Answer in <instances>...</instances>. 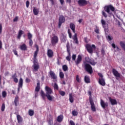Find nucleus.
I'll use <instances>...</instances> for the list:
<instances>
[{
  "label": "nucleus",
  "mask_w": 125,
  "mask_h": 125,
  "mask_svg": "<svg viewBox=\"0 0 125 125\" xmlns=\"http://www.w3.org/2000/svg\"><path fill=\"white\" fill-rule=\"evenodd\" d=\"M13 52L14 53L15 55H16V56H17V57H18V52L16 50L14 49L13 50Z\"/></svg>",
  "instance_id": "a18cd8bd"
},
{
  "label": "nucleus",
  "mask_w": 125,
  "mask_h": 125,
  "mask_svg": "<svg viewBox=\"0 0 125 125\" xmlns=\"http://www.w3.org/2000/svg\"><path fill=\"white\" fill-rule=\"evenodd\" d=\"M98 75L100 77V79H103V75H102V74L99 73H98Z\"/></svg>",
  "instance_id": "603ef678"
},
{
  "label": "nucleus",
  "mask_w": 125,
  "mask_h": 125,
  "mask_svg": "<svg viewBox=\"0 0 125 125\" xmlns=\"http://www.w3.org/2000/svg\"><path fill=\"white\" fill-rule=\"evenodd\" d=\"M90 64L91 65H93V66H95V65L96 64L95 62H90Z\"/></svg>",
  "instance_id": "774afa93"
},
{
  "label": "nucleus",
  "mask_w": 125,
  "mask_h": 125,
  "mask_svg": "<svg viewBox=\"0 0 125 125\" xmlns=\"http://www.w3.org/2000/svg\"><path fill=\"white\" fill-rule=\"evenodd\" d=\"M102 14L103 16L105 17V18H107V17H108V15H107V14L104 11H102Z\"/></svg>",
  "instance_id": "a19ab883"
},
{
  "label": "nucleus",
  "mask_w": 125,
  "mask_h": 125,
  "mask_svg": "<svg viewBox=\"0 0 125 125\" xmlns=\"http://www.w3.org/2000/svg\"><path fill=\"white\" fill-rule=\"evenodd\" d=\"M104 11L105 12L108 14V17H111L113 15V12L115 11V7L113 5L110 4L107 6H104Z\"/></svg>",
  "instance_id": "7ed1b4c3"
},
{
  "label": "nucleus",
  "mask_w": 125,
  "mask_h": 125,
  "mask_svg": "<svg viewBox=\"0 0 125 125\" xmlns=\"http://www.w3.org/2000/svg\"><path fill=\"white\" fill-rule=\"evenodd\" d=\"M61 40L62 42H67V37H66V35L62 33L61 37Z\"/></svg>",
  "instance_id": "412c9836"
},
{
  "label": "nucleus",
  "mask_w": 125,
  "mask_h": 125,
  "mask_svg": "<svg viewBox=\"0 0 125 125\" xmlns=\"http://www.w3.org/2000/svg\"><path fill=\"white\" fill-rule=\"evenodd\" d=\"M72 115L73 116H78V112H77L75 110H73V111H72Z\"/></svg>",
  "instance_id": "c03bdc74"
},
{
  "label": "nucleus",
  "mask_w": 125,
  "mask_h": 125,
  "mask_svg": "<svg viewBox=\"0 0 125 125\" xmlns=\"http://www.w3.org/2000/svg\"><path fill=\"white\" fill-rule=\"evenodd\" d=\"M112 73L115 76L116 80H119L118 78H121V74L115 68L112 69Z\"/></svg>",
  "instance_id": "9b49d317"
},
{
  "label": "nucleus",
  "mask_w": 125,
  "mask_h": 125,
  "mask_svg": "<svg viewBox=\"0 0 125 125\" xmlns=\"http://www.w3.org/2000/svg\"><path fill=\"white\" fill-rule=\"evenodd\" d=\"M95 33H96L97 34H99V29H97L95 30Z\"/></svg>",
  "instance_id": "680f3d73"
},
{
  "label": "nucleus",
  "mask_w": 125,
  "mask_h": 125,
  "mask_svg": "<svg viewBox=\"0 0 125 125\" xmlns=\"http://www.w3.org/2000/svg\"><path fill=\"white\" fill-rule=\"evenodd\" d=\"M38 52H39V46H36V50L34 52V58H33V65H32L34 71H38L40 69V65L38 62V59L37 57L38 56Z\"/></svg>",
  "instance_id": "f03ea898"
},
{
  "label": "nucleus",
  "mask_w": 125,
  "mask_h": 125,
  "mask_svg": "<svg viewBox=\"0 0 125 125\" xmlns=\"http://www.w3.org/2000/svg\"><path fill=\"white\" fill-rule=\"evenodd\" d=\"M59 76L61 79H64V73L63 72H60Z\"/></svg>",
  "instance_id": "4c0bfd02"
},
{
  "label": "nucleus",
  "mask_w": 125,
  "mask_h": 125,
  "mask_svg": "<svg viewBox=\"0 0 125 125\" xmlns=\"http://www.w3.org/2000/svg\"><path fill=\"white\" fill-rule=\"evenodd\" d=\"M7 95V93H6V91H3L2 92V96L3 98H5V97H6Z\"/></svg>",
  "instance_id": "f704fd0d"
},
{
  "label": "nucleus",
  "mask_w": 125,
  "mask_h": 125,
  "mask_svg": "<svg viewBox=\"0 0 125 125\" xmlns=\"http://www.w3.org/2000/svg\"><path fill=\"white\" fill-rule=\"evenodd\" d=\"M108 99L111 105H117L118 104V102H117V100H116V99H112L111 97H109Z\"/></svg>",
  "instance_id": "f3484780"
},
{
  "label": "nucleus",
  "mask_w": 125,
  "mask_h": 125,
  "mask_svg": "<svg viewBox=\"0 0 125 125\" xmlns=\"http://www.w3.org/2000/svg\"><path fill=\"white\" fill-rule=\"evenodd\" d=\"M62 70L64 72H66L69 70V68H68V66L67 65L64 64L62 65Z\"/></svg>",
  "instance_id": "2f4dec72"
},
{
  "label": "nucleus",
  "mask_w": 125,
  "mask_h": 125,
  "mask_svg": "<svg viewBox=\"0 0 125 125\" xmlns=\"http://www.w3.org/2000/svg\"><path fill=\"white\" fill-rule=\"evenodd\" d=\"M68 34L69 38H70V39H72V33L70 31V29H68Z\"/></svg>",
  "instance_id": "37998d69"
},
{
  "label": "nucleus",
  "mask_w": 125,
  "mask_h": 125,
  "mask_svg": "<svg viewBox=\"0 0 125 125\" xmlns=\"http://www.w3.org/2000/svg\"><path fill=\"white\" fill-rule=\"evenodd\" d=\"M66 2H68V3H71V0H66Z\"/></svg>",
  "instance_id": "338daca9"
},
{
  "label": "nucleus",
  "mask_w": 125,
  "mask_h": 125,
  "mask_svg": "<svg viewBox=\"0 0 125 125\" xmlns=\"http://www.w3.org/2000/svg\"><path fill=\"white\" fill-rule=\"evenodd\" d=\"M47 55L49 58H52L54 56V54L52 50L49 49L47 50Z\"/></svg>",
  "instance_id": "f8f14e48"
},
{
  "label": "nucleus",
  "mask_w": 125,
  "mask_h": 125,
  "mask_svg": "<svg viewBox=\"0 0 125 125\" xmlns=\"http://www.w3.org/2000/svg\"><path fill=\"white\" fill-rule=\"evenodd\" d=\"M2 48V42L0 40V49Z\"/></svg>",
  "instance_id": "bf43d9fd"
},
{
  "label": "nucleus",
  "mask_w": 125,
  "mask_h": 125,
  "mask_svg": "<svg viewBox=\"0 0 125 125\" xmlns=\"http://www.w3.org/2000/svg\"><path fill=\"white\" fill-rule=\"evenodd\" d=\"M40 89H41V83H40V81H39L37 83V86L35 88V91L39 92V91H40Z\"/></svg>",
  "instance_id": "a878e982"
},
{
  "label": "nucleus",
  "mask_w": 125,
  "mask_h": 125,
  "mask_svg": "<svg viewBox=\"0 0 125 125\" xmlns=\"http://www.w3.org/2000/svg\"><path fill=\"white\" fill-rule=\"evenodd\" d=\"M78 22H79V23H82V22H83V19H80V20L78 21Z\"/></svg>",
  "instance_id": "0e129e2a"
},
{
  "label": "nucleus",
  "mask_w": 125,
  "mask_h": 125,
  "mask_svg": "<svg viewBox=\"0 0 125 125\" xmlns=\"http://www.w3.org/2000/svg\"><path fill=\"white\" fill-rule=\"evenodd\" d=\"M88 94L89 96V102L91 105V109L93 112H96V108L95 107V104H94V102L92 99V96L91 94V91H88Z\"/></svg>",
  "instance_id": "39448f33"
},
{
  "label": "nucleus",
  "mask_w": 125,
  "mask_h": 125,
  "mask_svg": "<svg viewBox=\"0 0 125 125\" xmlns=\"http://www.w3.org/2000/svg\"><path fill=\"white\" fill-rule=\"evenodd\" d=\"M51 41L52 45H56L57 43H58L59 39H58V37H57L56 35H54L53 37H52Z\"/></svg>",
  "instance_id": "1a4fd4ad"
},
{
  "label": "nucleus",
  "mask_w": 125,
  "mask_h": 125,
  "mask_svg": "<svg viewBox=\"0 0 125 125\" xmlns=\"http://www.w3.org/2000/svg\"><path fill=\"white\" fill-rule=\"evenodd\" d=\"M64 22H65V17H64V16L63 15L60 16L59 18V23H58L59 28H61L62 24H63V23H64Z\"/></svg>",
  "instance_id": "9d476101"
},
{
  "label": "nucleus",
  "mask_w": 125,
  "mask_h": 125,
  "mask_svg": "<svg viewBox=\"0 0 125 125\" xmlns=\"http://www.w3.org/2000/svg\"><path fill=\"white\" fill-rule=\"evenodd\" d=\"M54 88L55 90H58L59 89V88L58 87V84L57 83H55L54 84Z\"/></svg>",
  "instance_id": "58836bf2"
},
{
  "label": "nucleus",
  "mask_w": 125,
  "mask_h": 125,
  "mask_svg": "<svg viewBox=\"0 0 125 125\" xmlns=\"http://www.w3.org/2000/svg\"><path fill=\"white\" fill-rule=\"evenodd\" d=\"M101 105L103 109H105L106 107H108V106H109V104L107 102L105 103L103 100H101Z\"/></svg>",
  "instance_id": "4468645a"
},
{
  "label": "nucleus",
  "mask_w": 125,
  "mask_h": 125,
  "mask_svg": "<svg viewBox=\"0 0 125 125\" xmlns=\"http://www.w3.org/2000/svg\"><path fill=\"white\" fill-rule=\"evenodd\" d=\"M30 5V2L29 0H27L26 2V6L27 8H29V6Z\"/></svg>",
  "instance_id": "49530a36"
},
{
  "label": "nucleus",
  "mask_w": 125,
  "mask_h": 125,
  "mask_svg": "<svg viewBox=\"0 0 125 125\" xmlns=\"http://www.w3.org/2000/svg\"><path fill=\"white\" fill-rule=\"evenodd\" d=\"M16 77V74H15L14 75L12 76V78L14 80V82L17 83H18V79H17Z\"/></svg>",
  "instance_id": "c85d7f7f"
},
{
  "label": "nucleus",
  "mask_w": 125,
  "mask_h": 125,
  "mask_svg": "<svg viewBox=\"0 0 125 125\" xmlns=\"http://www.w3.org/2000/svg\"><path fill=\"white\" fill-rule=\"evenodd\" d=\"M57 64L58 65H60V62L59 61V60H57Z\"/></svg>",
  "instance_id": "69168bd1"
},
{
  "label": "nucleus",
  "mask_w": 125,
  "mask_h": 125,
  "mask_svg": "<svg viewBox=\"0 0 125 125\" xmlns=\"http://www.w3.org/2000/svg\"><path fill=\"white\" fill-rule=\"evenodd\" d=\"M60 94L62 96H64V95L66 94V93L64 91H60Z\"/></svg>",
  "instance_id": "79ce46f5"
},
{
  "label": "nucleus",
  "mask_w": 125,
  "mask_h": 125,
  "mask_svg": "<svg viewBox=\"0 0 125 125\" xmlns=\"http://www.w3.org/2000/svg\"><path fill=\"white\" fill-rule=\"evenodd\" d=\"M33 12L34 15H38L40 12V9L34 7Z\"/></svg>",
  "instance_id": "b1692460"
},
{
  "label": "nucleus",
  "mask_w": 125,
  "mask_h": 125,
  "mask_svg": "<svg viewBox=\"0 0 125 125\" xmlns=\"http://www.w3.org/2000/svg\"><path fill=\"white\" fill-rule=\"evenodd\" d=\"M111 46H112V47H113V48H114V49L116 48V45L114 43H113L111 44Z\"/></svg>",
  "instance_id": "4d7b16f0"
},
{
  "label": "nucleus",
  "mask_w": 125,
  "mask_h": 125,
  "mask_svg": "<svg viewBox=\"0 0 125 125\" xmlns=\"http://www.w3.org/2000/svg\"><path fill=\"white\" fill-rule=\"evenodd\" d=\"M35 114V111L32 109H29L28 110V115L30 116L31 117L34 116V114Z\"/></svg>",
  "instance_id": "7c9ffc66"
},
{
  "label": "nucleus",
  "mask_w": 125,
  "mask_h": 125,
  "mask_svg": "<svg viewBox=\"0 0 125 125\" xmlns=\"http://www.w3.org/2000/svg\"><path fill=\"white\" fill-rule=\"evenodd\" d=\"M66 59L67 61H71V57H68V56L66 57Z\"/></svg>",
  "instance_id": "864d4df0"
},
{
  "label": "nucleus",
  "mask_w": 125,
  "mask_h": 125,
  "mask_svg": "<svg viewBox=\"0 0 125 125\" xmlns=\"http://www.w3.org/2000/svg\"><path fill=\"white\" fill-rule=\"evenodd\" d=\"M27 36L28 40H32V38H33V36L30 33H27Z\"/></svg>",
  "instance_id": "ea45409f"
},
{
  "label": "nucleus",
  "mask_w": 125,
  "mask_h": 125,
  "mask_svg": "<svg viewBox=\"0 0 125 125\" xmlns=\"http://www.w3.org/2000/svg\"><path fill=\"white\" fill-rule=\"evenodd\" d=\"M2 32V25L1 24H0V34H1Z\"/></svg>",
  "instance_id": "3c124183"
},
{
  "label": "nucleus",
  "mask_w": 125,
  "mask_h": 125,
  "mask_svg": "<svg viewBox=\"0 0 125 125\" xmlns=\"http://www.w3.org/2000/svg\"><path fill=\"white\" fill-rule=\"evenodd\" d=\"M101 23H102L103 27L104 28H105V25H106V21H104L103 19H102Z\"/></svg>",
  "instance_id": "e433bc0d"
},
{
  "label": "nucleus",
  "mask_w": 125,
  "mask_h": 125,
  "mask_svg": "<svg viewBox=\"0 0 125 125\" xmlns=\"http://www.w3.org/2000/svg\"><path fill=\"white\" fill-rule=\"evenodd\" d=\"M23 34L24 31H23V30H20L18 34L17 39L18 40H20V39H21V37H22V35H23Z\"/></svg>",
  "instance_id": "4be33fe9"
},
{
  "label": "nucleus",
  "mask_w": 125,
  "mask_h": 125,
  "mask_svg": "<svg viewBox=\"0 0 125 125\" xmlns=\"http://www.w3.org/2000/svg\"><path fill=\"white\" fill-rule=\"evenodd\" d=\"M84 68L85 71L90 74V75H91L92 73H93V69L90 64L88 63H84Z\"/></svg>",
  "instance_id": "0eeeda50"
},
{
  "label": "nucleus",
  "mask_w": 125,
  "mask_h": 125,
  "mask_svg": "<svg viewBox=\"0 0 125 125\" xmlns=\"http://www.w3.org/2000/svg\"><path fill=\"white\" fill-rule=\"evenodd\" d=\"M107 38L109 40V41H112V38H111L110 36L108 35L107 36Z\"/></svg>",
  "instance_id": "052dcab7"
},
{
  "label": "nucleus",
  "mask_w": 125,
  "mask_h": 125,
  "mask_svg": "<svg viewBox=\"0 0 125 125\" xmlns=\"http://www.w3.org/2000/svg\"><path fill=\"white\" fill-rule=\"evenodd\" d=\"M70 125H75V122H74V121H73L72 120H71L70 121Z\"/></svg>",
  "instance_id": "6e6d98bb"
},
{
  "label": "nucleus",
  "mask_w": 125,
  "mask_h": 125,
  "mask_svg": "<svg viewBox=\"0 0 125 125\" xmlns=\"http://www.w3.org/2000/svg\"><path fill=\"white\" fill-rule=\"evenodd\" d=\"M76 81L78 83H80V78H79V75L76 76Z\"/></svg>",
  "instance_id": "09e8293b"
},
{
  "label": "nucleus",
  "mask_w": 125,
  "mask_h": 125,
  "mask_svg": "<svg viewBox=\"0 0 125 125\" xmlns=\"http://www.w3.org/2000/svg\"><path fill=\"white\" fill-rule=\"evenodd\" d=\"M47 122L48 125H53V118L51 115H49V117L47 118Z\"/></svg>",
  "instance_id": "ddd939ff"
},
{
  "label": "nucleus",
  "mask_w": 125,
  "mask_h": 125,
  "mask_svg": "<svg viewBox=\"0 0 125 125\" xmlns=\"http://www.w3.org/2000/svg\"><path fill=\"white\" fill-rule=\"evenodd\" d=\"M22 87H23V79H22V78H21L19 82L18 88V91H20V88H22Z\"/></svg>",
  "instance_id": "2eb2a0df"
},
{
  "label": "nucleus",
  "mask_w": 125,
  "mask_h": 125,
  "mask_svg": "<svg viewBox=\"0 0 125 125\" xmlns=\"http://www.w3.org/2000/svg\"><path fill=\"white\" fill-rule=\"evenodd\" d=\"M4 110H5V104L3 103L1 106V112H4Z\"/></svg>",
  "instance_id": "72a5a7b5"
},
{
  "label": "nucleus",
  "mask_w": 125,
  "mask_h": 125,
  "mask_svg": "<svg viewBox=\"0 0 125 125\" xmlns=\"http://www.w3.org/2000/svg\"><path fill=\"white\" fill-rule=\"evenodd\" d=\"M70 28L72 30L73 33L75 34V33H76V25H75V24H74V23L71 22L70 23Z\"/></svg>",
  "instance_id": "aec40b11"
},
{
  "label": "nucleus",
  "mask_w": 125,
  "mask_h": 125,
  "mask_svg": "<svg viewBox=\"0 0 125 125\" xmlns=\"http://www.w3.org/2000/svg\"><path fill=\"white\" fill-rule=\"evenodd\" d=\"M14 102L16 107H17L18 106V104H19V97H18V96H16L15 97Z\"/></svg>",
  "instance_id": "5701e85b"
},
{
  "label": "nucleus",
  "mask_w": 125,
  "mask_h": 125,
  "mask_svg": "<svg viewBox=\"0 0 125 125\" xmlns=\"http://www.w3.org/2000/svg\"><path fill=\"white\" fill-rule=\"evenodd\" d=\"M72 40H73L74 42L76 44H79V40H78V35L77 33H75L74 36L72 38Z\"/></svg>",
  "instance_id": "dca6fc26"
},
{
  "label": "nucleus",
  "mask_w": 125,
  "mask_h": 125,
  "mask_svg": "<svg viewBox=\"0 0 125 125\" xmlns=\"http://www.w3.org/2000/svg\"><path fill=\"white\" fill-rule=\"evenodd\" d=\"M17 118L18 124H21L23 122V118H22V117L20 115H18Z\"/></svg>",
  "instance_id": "bb28decb"
},
{
  "label": "nucleus",
  "mask_w": 125,
  "mask_h": 125,
  "mask_svg": "<svg viewBox=\"0 0 125 125\" xmlns=\"http://www.w3.org/2000/svg\"><path fill=\"white\" fill-rule=\"evenodd\" d=\"M20 48L21 50H23L24 51H25V50H27V45H26V44L23 43L20 46Z\"/></svg>",
  "instance_id": "393cba45"
},
{
  "label": "nucleus",
  "mask_w": 125,
  "mask_h": 125,
  "mask_svg": "<svg viewBox=\"0 0 125 125\" xmlns=\"http://www.w3.org/2000/svg\"><path fill=\"white\" fill-rule=\"evenodd\" d=\"M84 80L85 83H90V79L89 78V76H85L84 77Z\"/></svg>",
  "instance_id": "cd10ccee"
},
{
  "label": "nucleus",
  "mask_w": 125,
  "mask_h": 125,
  "mask_svg": "<svg viewBox=\"0 0 125 125\" xmlns=\"http://www.w3.org/2000/svg\"><path fill=\"white\" fill-rule=\"evenodd\" d=\"M76 58H77V55L73 54L72 57V60H73V61H75V63L76 66H79V64L82 62L83 60V58L82 57V55H79L77 57L76 60Z\"/></svg>",
  "instance_id": "20e7f679"
},
{
  "label": "nucleus",
  "mask_w": 125,
  "mask_h": 125,
  "mask_svg": "<svg viewBox=\"0 0 125 125\" xmlns=\"http://www.w3.org/2000/svg\"><path fill=\"white\" fill-rule=\"evenodd\" d=\"M29 43L30 46H32V45H33V41L32 40V39L29 40Z\"/></svg>",
  "instance_id": "de8ad7c7"
},
{
  "label": "nucleus",
  "mask_w": 125,
  "mask_h": 125,
  "mask_svg": "<svg viewBox=\"0 0 125 125\" xmlns=\"http://www.w3.org/2000/svg\"><path fill=\"white\" fill-rule=\"evenodd\" d=\"M99 83L101 85H102L103 86L106 85V83L105 82L104 78H99Z\"/></svg>",
  "instance_id": "a211bd4d"
},
{
  "label": "nucleus",
  "mask_w": 125,
  "mask_h": 125,
  "mask_svg": "<svg viewBox=\"0 0 125 125\" xmlns=\"http://www.w3.org/2000/svg\"><path fill=\"white\" fill-rule=\"evenodd\" d=\"M63 115H60L57 118V122H59V123H61L63 121Z\"/></svg>",
  "instance_id": "c756f323"
},
{
  "label": "nucleus",
  "mask_w": 125,
  "mask_h": 125,
  "mask_svg": "<svg viewBox=\"0 0 125 125\" xmlns=\"http://www.w3.org/2000/svg\"><path fill=\"white\" fill-rule=\"evenodd\" d=\"M66 47H67V53L68 54L67 56L71 57V51H70L69 46L68 45H66Z\"/></svg>",
  "instance_id": "473e14b6"
},
{
  "label": "nucleus",
  "mask_w": 125,
  "mask_h": 125,
  "mask_svg": "<svg viewBox=\"0 0 125 125\" xmlns=\"http://www.w3.org/2000/svg\"><path fill=\"white\" fill-rule=\"evenodd\" d=\"M50 2H51L52 5H54V1L53 0H50Z\"/></svg>",
  "instance_id": "e2e57ef3"
},
{
  "label": "nucleus",
  "mask_w": 125,
  "mask_h": 125,
  "mask_svg": "<svg viewBox=\"0 0 125 125\" xmlns=\"http://www.w3.org/2000/svg\"><path fill=\"white\" fill-rule=\"evenodd\" d=\"M25 82L26 83H30L31 82V80L29 78H26L25 79Z\"/></svg>",
  "instance_id": "5fc2aeb1"
},
{
  "label": "nucleus",
  "mask_w": 125,
  "mask_h": 125,
  "mask_svg": "<svg viewBox=\"0 0 125 125\" xmlns=\"http://www.w3.org/2000/svg\"><path fill=\"white\" fill-rule=\"evenodd\" d=\"M49 75L52 80H56V79H57V76H56V74H55L54 72L50 71Z\"/></svg>",
  "instance_id": "6ab92c4d"
},
{
  "label": "nucleus",
  "mask_w": 125,
  "mask_h": 125,
  "mask_svg": "<svg viewBox=\"0 0 125 125\" xmlns=\"http://www.w3.org/2000/svg\"><path fill=\"white\" fill-rule=\"evenodd\" d=\"M78 3L79 6H85V5L89 3V1H87L86 0H79L78 1Z\"/></svg>",
  "instance_id": "6e6552de"
},
{
  "label": "nucleus",
  "mask_w": 125,
  "mask_h": 125,
  "mask_svg": "<svg viewBox=\"0 0 125 125\" xmlns=\"http://www.w3.org/2000/svg\"><path fill=\"white\" fill-rule=\"evenodd\" d=\"M69 101L71 103H73L74 102V99L73 98V96L72 94H69Z\"/></svg>",
  "instance_id": "c9c22d12"
},
{
  "label": "nucleus",
  "mask_w": 125,
  "mask_h": 125,
  "mask_svg": "<svg viewBox=\"0 0 125 125\" xmlns=\"http://www.w3.org/2000/svg\"><path fill=\"white\" fill-rule=\"evenodd\" d=\"M60 2H61V4L62 5L64 4V0H59Z\"/></svg>",
  "instance_id": "13d9d810"
},
{
  "label": "nucleus",
  "mask_w": 125,
  "mask_h": 125,
  "mask_svg": "<svg viewBox=\"0 0 125 125\" xmlns=\"http://www.w3.org/2000/svg\"><path fill=\"white\" fill-rule=\"evenodd\" d=\"M45 90L46 91V94L42 90L41 91V96L43 100H45V97L47 98L49 101H52L54 99V97L53 96L50 95L53 93V91L51 88L48 87V86H46L45 87Z\"/></svg>",
  "instance_id": "f257e3e1"
},
{
  "label": "nucleus",
  "mask_w": 125,
  "mask_h": 125,
  "mask_svg": "<svg viewBox=\"0 0 125 125\" xmlns=\"http://www.w3.org/2000/svg\"><path fill=\"white\" fill-rule=\"evenodd\" d=\"M18 21V17H16L14 20H13V22H17Z\"/></svg>",
  "instance_id": "8fccbe9b"
},
{
  "label": "nucleus",
  "mask_w": 125,
  "mask_h": 125,
  "mask_svg": "<svg viewBox=\"0 0 125 125\" xmlns=\"http://www.w3.org/2000/svg\"><path fill=\"white\" fill-rule=\"evenodd\" d=\"M86 48L87 49V51L89 53L92 54V53H93V49H96V46H95L94 44L91 45L89 44H87L86 45Z\"/></svg>",
  "instance_id": "423d86ee"
}]
</instances>
